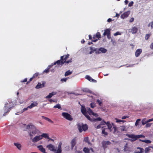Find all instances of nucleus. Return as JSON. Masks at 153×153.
<instances>
[{
  "mask_svg": "<svg viewBox=\"0 0 153 153\" xmlns=\"http://www.w3.org/2000/svg\"><path fill=\"white\" fill-rule=\"evenodd\" d=\"M26 128L28 129L30 139H32L33 136L36 134L39 130L37 129L36 126L31 123H30L26 126Z\"/></svg>",
  "mask_w": 153,
  "mask_h": 153,
  "instance_id": "1",
  "label": "nucleus"
},
{
  "mask_svg": "<svg viewBox=\"0 0 153 153\" xmlns=\"http://www.w3.org/2000/svg\"><path fill=\"white\" fill-rule=\"evenodd\" d=\"M69 56V54H67L65 55H64L61 56L60 57V59L58 60L55 62L53 65H54L57 64V65L61 67L66 62V60L68 58Z\"/></svg>",
  "mask_w": 153,
  "mask_h": 153,
  "instance_id": "2",
  "label": "nucleus"
},
{
  "mask_svg": "<svg viewBox=\"0 0 153 153\" xmlns=\"http://www.w3.org/2000/svg\"><path fill=\"white\" fill-rule=\"evenodd\" d=\"M126 136L128 137L129 138L133 139H128V140H130L132 142L135 141L138 139L142 137L144 138L145 137V136L142 134L135 135L134 134H126Z\"/></svg>",
  "mask_w": 153,
  "mask_h": 153,
  "instance_id": "3",
  "label": "nucleus"
},
{
  "mask_svg": "<svg viewBox=\"0 0 153 153\" xmlns=\"http://www.w3.org/2000/svg\"><path fill=\"white\" fill-rule=\"evenodd\" d=\"M77 127L80 133L83 131H86L88 128V126L86 124L79 123L77 124Z\"/></svg>",
  "mask_w": 153,
  "mask_h": 153,
  "instance_id": "4",
  "label": "nucleus"
},
{
  "mask_svg": "<svg viewBox=\"0 0 153 153\" xmlns=\"http://www.w3.org/2000/svg\"><path fill=\"white\" fill-rule=\"evenodd\" d=\"M62 116L64 118L68 120L71 121L73 120V118L72 117V116L67 112H62Z\"/></svg>",
  "mask_w": 153,
  "mask_h": 153,
  "instance_id": "5",
  "label": "nucleus"
},
{
  "mask_svg": "<svg viewBox=\"0 0 153 153\" xmlns=\"http://www.w3.org/2000/svg\"><path fill=\"white\" fill-rule=\"evenodd\" d=\"M110 29H107L104 30V32L103 34L104 36L107 35V38L110 39L111 38V32Z\"/></svg>",
  "mask_w": 153,
  "mask_h": 153,
  "instance_id": "6",
  "label": "nucleus"
},
{
  "mask_svg": "<svg viewBox=\"0 0 153 153\" xmlns=\"http://www.w3.org/2000/svg\"><path fill=\"white\" fill-rule=\"evenodd\" d=\"M102 146L103 149L105 150L107 147V145H110L111 144V143L109 141H102Z\"/></svg>",
  "mask_w": 153,
  "mask_h": 153,
  "instance_id": "7",
  "label": "nucleus"
},
{
  "mask_svg": "<svg viewBox=\"0 0 153 153\" xmlns=\"http://www.w3.org/2000/svg\"><path fill=\"white\" fill-rule=\"evenodd\" d=\"M46 147L48 148L49 150L52 152H55L56 150V148L54 145L51 144H50L47 146Z\"/></svg>",
  "mask_w": 153,
  "mask_h": 153,
  "instance_id": "8",
  "label": "nucleus"
},
{
  "mask_svg": "<svg viewBox=\"0 0 153 153\" xmlns=\"http://www.w3.org/2000/svg\"><path fill=\"white\" fill-rule=\"evenodd\" d=\"M76 137H74L71 141L70 142L71 145V148L73 149L74 148V146L76 144Z\"/></svg>",
  "mask_w": 153,
  "mask_h": 153,
  "instance_id": "9",
  "label": "nucleus"
},
{
  "mask_svg": "<svg viewBox=\"0 0 153 153\" xmlns=\"http://www.w3.org/2000/svg\"><path fill=\"white\" fill-rule=\"evenodd\" d=\"M31 139L32 142L35 143L42 139L41 136L40 135L36 136Z\"/></svg>",
  "mask_w": 153,
  "mask_h": 153,
  "instance_id": "10",
  "label": "nucleus"
},
{
  "mask_svg": "<svg viewBox=\"0 0 153 153\" xmlns=\"http://www.w3.org/2000/svg\"><path fill=\"white\" fill-rule=\"evenodd\" d=\"M130 12L129 11H128L127 12H125L121 15V18L123 19L128 17L130 14Z\"/></svg>",
  "mask_w": 153,
  "mask_h": 153,
  "instance_id": "11",
  "label": "nucleus"
},
{
  "mask_svg": "<svg viewBox=\"0 0 153 153\" xmlns=\"http://www.w3.org/2000/svg\"><path fill=\"white\" fill-rule=\"evenodd\" d=\"M137 150L134 152V153H142L144 152V150L143 148L137 147Z\"/></svg>",
  "mask_w": 153,
  "mask_h": 153,
  "instance_id": "12",
  "label": "nucleus"
},
{
  "mask_svg": "<svg viewBox=\"0 0 153 153\" xmlns=\"http://www.w3.org/2000/svg\"><path fill=\"white\" fill-rule=\"evenodd\" d=\"M45 82H43L42 84L40 82H38L37 85L36 87V89H39L42 88L45 86Z\"/></svg>",
  "mask_w": 153,
  "mask_h": 153,
  "instance_id": "13",
  "label": "nucleus"
},
{
  "mask_svg": "<svg viewBox=\"0 0 153 153\" xmlns=\"http://www.w3.org/2000/svg\"><path fill=\"white\" fill-rule=\"evenodd\" d=\"M37 148L39 149L42 153H47L45 151V149L42 146L39 145L37 146Z\"/></svg>",
  "mask_w": 153,
  "mask_h": 153,
  "instance_id": "14",
  "label": "nucleus"
},
{
  "mask_svg": "<svg viewBox=\"0 0 153 153\" xmlns=\"http://www.w3.org/2000/svg\"><path fill=\"white\" fill-rule=\"evenodd\" d=\"M96 38H97V39H93L92 40V41L94 42H96L97 41L98 39H99V38H100L101 37V34L99 32H97L96 34Z\"/></svg>",
  "mask_w": 153,
  "mask_h": 153,
  "instance_id": "15",
  "label": "nucleus"
},
{
  "mask_svg": "<svg viewBox=\"0 0 153 153\" xmlns=\"http://www.w3.org/2000/svg\"><path fill=\"white\" fill-rule=\"evenodd\" d=\"M13 144L19 150H21L22 145L21 144L19 143H14Z\"/></svg>",
  "mask_w": 153,
  "mask_h": 153,
  "instance_id": "16",
  "label": "nucleus"
},
{
  "mask_svg": "<svg viewBox=\"0 0 153 153\" xmlns=\"http://www.w3.org/2000/svg\"><path fill=\"white\" fill-rule=\"evenodd\" d=\"M142 52V50L141 49H138L136 50L135 52V56L136 57H137L139 56L140 55Z\"/></svg>",
  "mask_w": 153,
  "mask_h": 153,
  "instance_id": "17",
  "label": "nucleus"
},
{
  "mask_svg": "<svg viewBox=\"0 0 153 153\" xmlns=\"http://www.w3.org/2000/svg\"><path fill=\"white\" fill-rule=\"evenodd\" d=\"M81 112L83 115H85L87 113L86 109L85 106H81Z\"/></svg>",
  "mask_w": 153,
  "mask_h": 153,
  "instance_id": "18",
  "label": "nucleus"
},
{
  "mask_svg": "<svg viewBox=\"0 0 153 153\" xmlns=\"http://www.w3.org/2000/svg\"><path fill=\"white\" fill-rule=\"evenodd\" d=\"M57 94V92H52L51 93L47 95L46 98L47 99H49L51 98L53 96L56 94Z\"/></svg>",
  "mask_w": 153,
  "mask_h": 153,
  "instance_id": "19",
  "label": "nucleus"
},
{
  "mask_svg": "<svg viewBox=\"0 0 153 153\" xmlns=\"http://www.w3.org/2000/svg\"><path fill=\"white\" fill-rule=\"evenodd\" d=\"M138 29L136 27H133L131 29L130 32L133 34L136 33Z\"/></svg>",
  "mask_w": 153,
  "mask_h": 153,
  "instance_id": "20",
  "label": "nucleus"
},
{
  "mask_svg": "<svg viewBox=\"0 0 153 153\" xmlns=\"http://www.w3.org/2000/svg\"><path fill=\"white\" fill-rule=\"evenodd\" d=\"M99 52H96V53H99L101 52L103 53H105L107 51V50L104 48H101L99 49Z\"/></svg>",
  "mask_w": 153,
  "mask_h": 153,
  "instance_id": "21",
  "label": "nucleus"
},
{
  "mask_svg": "<svg viewBox=\"0 0 153 153\" xmlns=\"http://www.w3.org/2000/svg\"><path fill=\"white\" fill-rule=\"evenodd\" d=\"M38 104V103L37 102H34L31 103L30 105L28 106V107L29 108L31 109L32 108L37 106Z\"/></svg>",
  "mask_w": 153,
  "mask_h": 153,
  "instance_id": "22",
  "label": "nucleus"
},
{
  "mask_svg": "<svg viewBox=\"0 0 153 153\" xmlns=\"http://www.w3.org/2000/svg\"><path fill=\"white\" fill-rule=\"evenodd\" d=\"M113 128L114 129V134L117 135L118 132V131L117 130V127L115 126H113Z\"/></svg>",
  "mask_w": 153,
  "mask_h": 153,
  "instance_id": "23",
  "label": "nucleus"
},
{
  "mask_svg": "<svg viewBox=\"0 0 153 153\" xmlns=\"http://www.w3.org/2000/svg\"><path fill=\"white\" fill-rule=\"evenodd\" d=\"M41 136L42 139L43 137L46 138H49V137L48 136V134L46 133H43L42 134L40 135Z\"/></svg>",
  "mask_w": 153,
  "mask_h": 153,
  "instance_id": "24",
  "label": "nucleus"
},
{
  "mask_svg": "<svg viewBox=\"0 0 153 153\" xmlns=\"http://www.w3.org/2000/svg\"><path fill=\"white\" fill-rule=\"evenodd\" d=\"M102 127V134H104L105 135H108V133L107 132L105 131V130L107 129V128H104Z\"/></svg>",
  "mask_w": 153,
  "mask_h": 153,
  "instance_id": "25",
  "label": "nucleus"
},
{
  "mask_svg": "<svg viewBox=\"0 0 153 153\" xmlns=\"http://www.w3.org/2000/svg\"><path fill=\"white\" fill-rule=\"evenodd\" d=\"M42 118L45 119V120H47L50 123H53V122L52 120H51L50 119L47 117H45L44 116H42Z\"/></svg>",
  "mask_w": 153,
  "mask_h": 153,
  "instance_id": "26",
  "label": "nucleus"
},
{
  "mask_svg": "<svg viewBox=\"0 0 153 153\" xmlns=\"http://www.w3.org/2000/svg\"><path fill=\"white\" fill-rule=\"evenodd\" d=\"M106 124L108 127V128L110 130V131H111L112 126L110 123L109 122H107Z\"/></svg>",
  "mask_w": 153,
  "mask_h": 153,
  "instance_id": "27",
  "label": "nucleus"
},
{
  "mask_svg": "<svg viewBox=\"0 0 153 153\" xmlns=\"http://www.w3.org/2000/svg\"><path fill=\"white\" fill-rule=\"evenodd\" d=\"M139 140L141 141L142 142H145L146 143H150L151 142V141L149 140H142L141 139H139Z\"/></svg>",
  "mask_w": 153,
  "mask_h": 153,
  "instance_id": "28",
  "label": "nucleus"
},
{
  "mask_svg": "<svg viewBox=\"0 0 153 153\" xmlns=\"http://www.w3.org/2000/svg\"><path fill=\"white\" fill-rule=\"evenodd\" d=\"M152 146H149L147 147H146L145 148V153H148V152L150 150V148H151Z\"/></svg>",
  "mask_w": 153,
  "mask_h": 153,
  "instance_id": "29",
  "label": "nucleus"
},
{
  "mask_svg": "<svg viewBox=\"0 0 153 153\" xmlns=\"http://www.w3.org/2000/svg\"><path fill=\"white\" fill-rule=\"evenodd\" d=\"M86 118L89 120L91 122H93V119H91L90 117L88 115V113H86L84 115Z\"/></svg>",
  "mask_w": 153,
  "mask_h": 153,
  "instance_id": "30",
  "label": "nucleus"
},
{
  "mask_svg": "<svg viewBox=\"0 0 153 153\" xmlns=\"http://www.w3.org/2000/svg\"><path fill=\"white\" fill-rule=\"evenodd\" d=\"M83 151L85 153H90L89 149L87 147H85L83 149Z\"/></svg>",
  "mask_w": 153,
  "mask_h": 153,
  "instance_id": "31",
  "label": "nucleus"
},
{
  "mask_svg": "<svg viewBox=\"0 0 153 153\" xmlns=\"http://www.w3.org/2000/svg\"><path fill=\"white\" fill-rule=\"evenodd\" d=\"M90 50H91V51L90 52V53L91 54L93 52H94V51H96L97 49L94 48L92 47H91L90 48Z\"/></svg>",
  "mask_w": 153,
  "mask_h": 153,
  "instance_id": "32",
  "label": "nucleus"
},
{
  "mask_svg": "<svg viewBox=\"0 0 153 153\" xmlns=\"http://www.w3.org/2000/svg\"><path fill=\"white\" fill-rule=\"evenodd\" d=\"M53 108H58L60 110H62V108L61 107V105L60 104H58L54 106L53 107Z\"/></svg>",
  "mask_w": 153,
  "mask_h": 153,
  "instance_id": "33",
  "label": "nucleus"
},
{
  "mask_svg": "<svg viewBox=\"0 0 153 153\" xmlns=\"http://www.w3.org/2000/svg\"><path fill=\"white\" fill-rule=\"evenodd\" d=\"M72 72L70 70L67 71L65 73V76H67L70 75L72 74Z\"/></svg>",
  "mask_w": 153,
  "mask_h": 153,
  "instance_id": "34",
  "label": "nucleus"
},
{
  "mask_svg": "<svg viewBox=\"0 0 153 153\" xmlns=\"http://www.w3.org/2000/svg\"><path fill=\"white\" fill-rule=\"evenodd\" d=\"M85 78L86 79L88 80L89 81L91 82V80H92V78L88 75H86Z\"/></svg>",
  "mask_w": 153,
  "mask_h": 153,
  "instance_id": "35",
  "label": "nucleus"
},
{
  "mask_svg": "<svg viewBox=\"0 0 153 153\" xmlns=\"http://www.w3.org/2000/svg\"><path fill=\"white\" fill-rule=\"evenodd\" d=\"M102 119L100 117H98L97 118H93V122H95L96 121H101Z\"/></svg>",
  "mask_w": 153,
  "mask_h": 153,
  "instance_id": "36",
  "label": "nucleus"
},
{
  "mask_svg": "<svg viewBox=\"0 0 153 153\" xmlns=\"http://www.w3.org/2000/svg\"><path fill=\"white\" fill-rule=\"evenodd\" d=\"M141 120L140 119H137L135 123V125L137 126L139 124V123L140 122Z\"/></svg>",
  "mask_w": 153,
  "mask_h": 153,
  "instance_id": "37",
  "label": "nucleus"
},
{
  "mask_svg": "<svg viewBox=\"0 0 153 153\" xmlns=\"http://www.w3.org/2000/svg\"><path fill=\"white\" fill-rule=\"evenodd\" d=\"M150 36L151 34H146L145 37V39L146 40H147L149 39Z\"/></svg>",
  "mask_w": 153,
  "mask_h": 153,
  "instance_id": "38",
  "label": "nucleus"
},
{
  "mask_svg": "<svg viewBox=\"0 0 153 153\" xmlns=\"http://www.w3.org/2000/svg\"><path fill=\"white\" fill-rule=\"evenodd\" d=\"M39 74L38 73H35L34 74L32 77L33 78H36L39 75Z\"/></svg>",
  "mask_w": 153,
  "mask_h": 153,
  "instance_id": "39",
  "label": "nucleus"
},
{
  "mask_svg": "<svg viewBox=\"0 0 153 153\" xmlns=\"http://www.w3.org/2000/svg\"><path fill=\"white\" fill-rule=\"evenodd\" d=\"M142 123L143 125H144L148 123L147 120L146 121L145 119H143L142 120Z\"/></svg>",
  "mask_w": 153,
  "mask_h": 153,
  "instance_id": "40",
  "label": "nucleus"
},
{
  "mask_svg": "<svg viewBox=\"0 0 153 153\" xmlns=\"http://www.w3.org/2000/svg\"><path fill=\"white\" fill-rule=\"evenodd\" d=\"M84 91L90 93H92V91L88 89H85L83 90Z\"/></svg>",
  "mask_w": 153,
  "mask_h": 153,
  "instance_id": "41",
  "label": "nucleus"
},
{
  "mask_svg": "<svg viewBox=\"0 0 153 153\" xmlns=\"http://www.w3.org/2000/svg\"><path fill=\"white\" fill-rule=\"evenodd\" d=\"M89 141L88 137H86L84 138V141L87 143Z\"/></svg>",
  "mask_w": 153,
  "mask_h": 153,
  "instance_id": "42",
  "label": "nucleus"
},
{
  "mask_svg": "<svg viewBox=\"0 0 153 153\" xmlns=\"http://www.w3.org/2000/svg\"><path fill=\"white\" fill-rule=\"evenodd\" d=\"M151 26V28H153V21L149 23V24L148 25V26L149 27Z\"/></svg>",
  "mask_w": 153,
  "mask_h": 153,
  "instance_id": "43",
  "label": "nucleus"
},
{
  "mask_svg": "<svg viewBox=\"0 0 153 153\" xmlns=\"http://www.w3.org/2000/svg\"><path fill=\"white\" fill-rule=\"evenodd\" d=\"M121 130L122 131H125L126 130V127L124 126H121Z\"/></svg>",
  "mask_w": 153,
  "mask_h": 153,
  "instance_id": "44",
  "label": "nucleus"
},
{
  "mask_svg": "<svg viewBox=\"0 0 153 153\" xmlns=\"http://www.w3.org/2000/svg\"><path fill=\"white\" fill-rule=\"evenodd\" d=\"M54 153H62L61 149H58L56 151L54 152Z\"/></svg>",
  "mask_w": 153,
  "mask_h": 153,
  "instance_id": "45",
  "label": "nucleus"
},
{
  "mask_svg": "<svg viewBox=\"0 0 153 153\" xmlns=\"http://www.w3.org/2000/svg\"><path fill=\"white\" fill-rule=\"evenodd\" d=\"M91 107L92 108H94L95 107V104L94 103H91L90 104Z\"/></svg>",
  "mask_w": 153,
  "mask_h": 153,
  "instance_id": "46",
  "label": "nucleus"
},
{
  "mask_svg": "<svg viewBox=\"0 0 153 153\" xmlns=\"http://www.w3.org/2000/svg\"><path fill=\"white\" fill-rule=\"evenodd\" d=\"M97 102L98 103L99 105L100 106H101L102 105V102L101 100H100L99 99H98L97 100Z\"/></svg>",
  "mask_w": 153,
  "mask_h": 153,
  "instance_id": "47",
  "label": "nucleus"
},
{
  "mask_svg": "<svg viewBox=\"0 0 153 153\" xmlns=\"http://www.w3.org/2000/svg\"><path fill=\"white\" fill-rule=\"evenodd\" d=\"M88 113L89 115H92L94 114V112L92 111L91 109L89 111H88V112H87V113Z\"/></svg>",
  "mask_w": 153,
  "mask_h": 153,
  "instance_id": "48",
  "label": "nucleus"
},
{
  "mask_svg": "<svg viewBox=\"0 0 153 153\" xmlns=\"http://www.w3.org/2000/svg\"><path fill=\"white\" fill-rule=\"evenodd\" d=\"M107 123L105 122L104 120H102L100 123V124L101 125H103L106 124Z\"/></svg>",
  "mask_w": 153,
  "mask_h": 153,
  "instance_id": "49",
  "label": "nucleus"
},
{
  "mask_svg": "<svg viewBox=\"0 0 153 153\" xmlns=\"http://www.w3.org/2000/svg\"><path fill=\"white\" fill-rule=\"evenodd\" d=\"M152 124L151 123H147L146 125V128L149 127L151 126Z\"/></svg>",
  "mask_w": 153,
  "mask_h": 153,
  "instance_id": "50",
  "label": "nucleus"
},
{
  "mask_svg": "<svg viewBox=\"0 0 153 153\" xmlns=\"http://www.w3.org/2000/svg\"><path fill=\"white\" fill-rule=\"evenodd\" d=\"M121 34L120 32H117L114 34V36H117L118 35H120Z\"/></svg>",
  "mask_w": 153,
  "mask_h": 153,
  "instance_id": "51",
  "label": "nucleus"
},
{
  "mask_svg": "<svg viewBox=\"0 0 153 153\" xmlns=\"http://www.w3.org/2000/svg\"><path fill=\"white\" fill-rule=\"evenodd\" d=\"M68 78H62L61 79V81L62 82H66Z\"/></svg>",
  "mask_w": 153,
  "mask_h": 153,
  "instance_id": "52",
  "label": "nucleus"
},
{
  "mask_svg": "<svg viewBox=\"0 0 153 153\" xmlns=\"http://www.w3.org/2000/svg\"><path fill=\"white\" fill-rule=\"evenodd\" d=\"M49 68H47L44 71V72L48 73L49 72Z\"/></svg>",
  "mask_w": 153,
  "mask_h": 153,
  "instance_id": "53",
  "label": "nucleus"
},
{
  "mask_svg": "<svg viewBox=\"0 0 153 153\" xmlns=\"http://www.w3.org/2000/svg\"><path fill=\"white\" fill-rule=\"evenodd\" d=\"M134 4V2L133 1H131L128 4V6L131 7Z\"/></svg>",
  "mask_w": 153,
  "mask_h": 153,
  "instance_id": "54",
  "label": "nucleus"
},
{
  "mask_svg": "<svg viewBox=\"0 0 153 153\" xmlns=\"http://www.w3.org/2000/svg\"><path fill=\"white\" fill-rule=\"evenodd\" d=\"M61 145H62V143L61 142H60L59 144L58 145V149H61Z\"/></svg>",
  "mask_w": 153,
  "mask_h": 153,
  "instance_id": "55",
  "label": "nucleus"
},
{
  "mask_svg": "<svg viewBox=\"0 0 153 153\" xmlns=\"http://www.w3.org/2000/svg\"><path fill=\"white\" fill-rule=\"evenodd\" d=\"M72 59H71L68 60L67 61H66V62L65 63H66L67 64H68V63H69L71 62H72Z\"/></svg>",
  "mask_w": 153,
  "mask_h": 153,
  "instance_id": "56",
  "label": "nucleus"
},
{
  "mask_svg": "<svg viewBox=\"0 0 153 153\" xmlns=\"http://www.w3.org/2000/svg\"><path fill=\"white\" fill-rule=\"evenodd\" d=\"M101 125L100 124L98 125L96 127H95L96 129L100 128H101Z\"/></svg>",
  "mask_w": 153,
  "mask_h": 153,
  "instance_id": "57",
  "label": "nucleus"
},
{
  "mask_svg": "<svg viewBox=\"0 0 153 153\" xmlns=\"http://www.w3.org/2000/svg\"><path fill=\"white\" fill-rule=\"evenodd\" d=\"M33 78L32 77L27 82V84H28V83H29L32 80V79H33Z\"/></svg>",
  "mask_w": 153,
  "mask_h": 153,
  "instance_id": "58",
  "label": "nucleus"
},
{
  "mask_svg": "<svg viewBox=\"0 0 153 153\" xmlns=\"http://www.w3.org/2000/svg\"><path fill=\"white\" fill-rule=\"evenodd\" d=\"M11 107H10L9 109H8V111L6 112L3 115V116H5V115H6V114L7 113H8V112H9V111H10V110L11 109Z\"/></svg>",
  "mask_w": 153,
  "mask_h": 153,
  "instance_id": "59",
  "label": "nucleus"
},
{
  "mask_svg": "<svg viewBox=\"0 0 153 153\" xmlns=\"http://www.w3.org/2000/svg\"><path fill=\"white\" fill-rule=\"evenodd\" d=\"M134 18L133 17H132L130 19V20H129V22H133L134 21Z\"/></svg>",
  "mask_w": 153,
  "mask_h": 153,
  "instance_id": "60",
  "label": "nucleus"
},
{
  "mask_svg": "<svg viewBox=\"0 0 153 153\" xmlns=\"http://www.w3.org/2000/svg\"><path fill=\"white\" fill-rule=\"evenodd\" d=\"M116 120H116V122L117 123H119V122H123V120H118V119H117Z\"/></svg>",
  "mask_w": 153,
  "mask_h": 153,
  "instance_id": "61",
  "label": "nucleus"
},
{
  "mask_svg": "<svg viewBox=\"0 0 153 153\" xmlns=\"http://www.w3.org/2000/svg\"><path fill=\"white\" fill-rule=\"evenodd\" d=\"M150 48L151 49L153 50V42L151 44Z\"/></svg>",
  "mask_w": 153,
  "mask_h": 153,
  "instance_id": "62",
  "label": "nucleus"
},
{
  "mask_svg": "<svg viewBox=\"0 0 153 153\" xmlns=\"http://www.w3.org/2000/svg\"><path fill=\"white\" fill-rule=\"evenodd\" d=\"M152 121H153V118L150 119H149L147 120L148 123H149V122H150Z\"/></svg>",
  "mask_w": 153,
  "mask_h": 153,
  "instance_id": "63",
  "label": "nucleus"
},
{
  "mask_svg": "<svg viewBox=\"0 0 153 153\" xmlns=\"http://www.w3.org/2000/svg\"><path fill=\"white\" fill-rule=\"evenodd\" d=\"M75 153H82V152L80 151H75Z\"/></svg>",
  "mask_w": 153,
  "mask_h": 153,
  "instance_id": "64",
  "label": "nucleus"
}]
</instances>
